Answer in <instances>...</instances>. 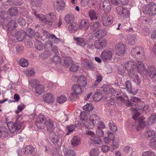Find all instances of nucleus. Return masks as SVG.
Here are the masks:
<instances>
[{"label": "nucleus", "instance_id": "48", "mask_svg": "<svg viewBox=\"0 0 156 156\" xmlns=\"http://www.w3.org/2000/svg\"><path fill=\"white\" fill-rule=\"evenodd\" d=\"M46 119L44 115H39L37 117L36 122H46Z\"/></svg>", "mask_w": 156, "mask_h": 156}, {"label": "nucleus", "instance_id": "32", "mask_svg": "<svg viewBox=\"0 0 156 156\" xmlns=\"http://www.w3.org/2000/svg\"><path fill=\"white\" fill-rule=\"evenodd\" d=\"M77 23L75 22H72L69 27V30L71 32H73L76 30L78 27Z\"/></svg>", "mask_w": 156, "mask_h": 156}, {"label": "nucleus", "instance_id": "22", "mask_svg": "<svg viewBox=\"0 0 156 156\" xmlns=\"http://www.w3.org/2000/svg\"><path fill=\"white\" fill-rule=\"evenodd\" d=\"M47 129L48 132L53 131V130L54 128V126L53 121L50 119H48L46 121Z\"/></svg>", "mask_w": 156, "mask_h": 156}, {"label": "nucleus", "instance_id": "9", "mask_svg": "<svg viewBox=\"0 0 156 156\" xmlns=\"http://www.w3.org/2000/svg\"><path fill=\"white\" fill-rule=\"evenodd\" d=\"M100 57L104 61L107 62L112 58V52L109 50H104L102 52Z\"/></svg>", "mask_w": 156, "mask_h": 156}, {"label": "nucleus", "instance_id": "39", "mask_svg": "<svg viewBox=\"0 0 156 156\" xmlns=\"http://www.w3.org/2000/svg\"><path fill=\"white\" fill-rule=\"evenodd\" d=\"M34 14L36 18H38L40 20L42 21L45 23V16L42 14H39L37 13L36 10H34Z\"/></svg>", "mask_w": 156, "mask_h": 156}, {"label": "nucleus", "instance_id": "51", "mask_svg": "<svg viewBox=\"0 0 156 156\" xmlns=\"http://www.w3.org/2000/svg\"><path fill=\"white\" fill-rule=\"evenodd\" d=\"M25 32L26 33V35H27L29 37H32L34 36V31L30 28H27Z\"/></svg>", "mask_w": 156, "mask_h": 156}, {"label": "nucleus", "instance_id": "45", "mask_svg": "<svg viewBox=\"0 0 156 156\" xmlns=\"http://www.w3.org/2000/svg\"><path fill=\"white\" fill-rule=\"evenodd\" d=\"M89 15L90 20H96L97 19L95 12L94 10H91L89 12Z\"/></svg>", "mask_w": 156, "mask_h": 156}, {"label": "nucleus", "instance_id": "2", "mask_svg": "<svg viewBox=\"0 0 156 156\" xmlns=\"http://www.w3.org/2000/svg\"><path fill=\"white\" fill-rule=\"evenodd\" d=\"M124 66L126 70H127L130 77L131 78L133 77L136 69L134 63L131 61H127L125 62Z\"/></svg>", "mask_w": 156, "mask_h": 156}, {"label": "nucleus", "instance_id": "23", "mask_svg": "<svg viewBox=\"0 0 156 156\" xmlns=\"http://www.w3.org/2000/svg\"><path fill=\"white\" fill-rule=\"evenodd\" d=\"M99 118L96 115H91L89 117V120L92 122L91 127L94 126L95 124L98 123L100 121Z\"/></svg>", "mask_w": 156, "mask_h": 156}, {"label": "nucleus", "instance_id": "57", "mask_svg": "<svg viewBox=\"0 0 156 156\" xmlns=\"http://www.w3.org/2000/svg\"><path fill=\"white\" fill-rule=\"evenodd\" d=\"M12 4L15 5H20L23 3L22 0H11Z\"/></svg>", "mask_w": 156, "mask_h": 156}, {"label": "nucleus", "instance_id": "29", "mask_svg": "<svg viewBox=\"0 0 156 156\" xmlns=\"http://www.w3.org/2000/svg\"><path fill=\"white\" fill-rule=\"evenodd\" d=\"M132 53L134 54H136V55H141L143 56L144 55V49L142 47H137L132 50Z\"/></svg>", "mask_w": 156, "mask_h": 156}, {"label": "nucleus", "instance_id": "35", "mask_svg": "<svg viewBox=\"0 0 156 156\" xmlns=\"http://www.w3.org/2000/svg\"><path fill=\"white\" fill-rule=\"evenodd\" d=\"M80 138L75 136L71 140L72 145L73 146L78 145L80 143Z\"/></svg>", "mask_w": 156, "mask_h": 156}, {"label": "nucleus", "instance_id": "60", "mask_svg": "<svg viewBox=\"0 0 156 156\" xmlns=\"http://www.w3.org/2000/svg\"><path fill=\"white\" fill-rule=\"evenodd\" d=\"M90 156H98V150L95 148L92 150L90 152Z\"/></svg>", "mask_w": 156, "mask_h": 156}, {"label": "nucleus", "instance_id": "20", "mask_svg": "<svg viewBox=\"0 0 156 156\" xmlns=\"http://www.w3.org/2000/svg\"><path fill=\"white\" fill-rule=\"evenodd\" d=\"M55 5L58 11L63 10L65 6V2L63 0H57Z\"/></svg>", "mask_w": 156, "mask_h": 156}, {"label": "nucleus", "instance_id": "31", "mask_svg": "<svg viewBox=\"0 0 156 156\" xmlns=\"http://www.w3.org/2000/svg\"><path fill=\"white\" fill-rule=\"evenodd\" d=\"M90 139L95 144L98 145L99 147H101L103 144V142L99 138L94 136H91L90 137Z\"/></svg>", "mask_w": 156, "mask_h": 156}, {"label": "nucleus", "instance_id": "11", "mask_svg": "<svg viewBox=\"0 0 156 156\" xmlns=\"http://www.w3.org/2000/svg\"><path fill=\"white\" fill-rule=\"evenodd\" d=\"M107 43V41L105 39H99L95 41L94 46L97 49H101L105 47Z\"/></svg>", "mask_w": 156, "mask_h": 156}, {"label": "nucleus", "instance_id": "3", "mask_svg": "<svg viewBox=\"0 0 156 156\" xmlns=\"http://www.w3.org/2000/svg\"><path fill=\"white\" fill-rule=\"evenodd\" d=\"M143 10L145 13L149 14L151 16H154L156 14V5L151 4L147 5Z\"/></svg>", "mask_w": 156, "mask_h": 156}, {"label": "nucleus", "instance_id": "5", "mask_svg": "<svg viewBox=\"0 0 156 156\" xmlns=\"http://www.w3.org/2000/svg\"><path fill=\"white\" fill-rule=\"evenodd\" d=\"M113 20V17L112 16H108L107 15H104L102 16L101 22L103 25L108 26L112 24Z\"/></svg>", "mask_w": 156, "mask_h": 156}, {"label": "nucleus", "instance_id": "49", "mask_svg": "<svg viewBox=\"0 0 156 156\" xmlns=\"http://www.w3.org/2000/svg\"><path fill=\"white\" fill-rule=\"evenodd\" d=\"M155 155L154 152L151 151L143 152L142 153V156H154Z\"/></svg>", "mask_w": 156, "mask_h": 156}, {"label": "nucleus", "instance_id": "14", "mask_svg": "<svg viewBox=\"0 0 156 156\" xmlns=\"http://www.w3.org/2000/svg\"><path fill=\"white\" fill-rule=\"evenodd\" d=\"M102 8L106 13L109 12L111 9V5L109 0H105L102 3Z\"/></svg>", "mask_w": 156, "mask_h": 156}, {"label": "nucleus", "instance_id": "27", "mask_svg": "<svg viewBox=\"0 0 156 156\" xmlns=\"http://www.w3.org/2000/svg\"><path fill=\"white\" fill-rule=\"evenodd\" d=\"M125 85L126 87V90L132 94L133 95H135L137 93L136 92H132V86L131 83L129 80H127L125 82Z\"/></svg>", "mask_w": 156, "mask_h": 156}, {"label": "nucleus", "instance_id": "25", "mask_svg": "<svg viewBox=\"0 0 156 156\" xmlns=\"http://www.w3.org/2000/svg\"><path fill=\"white\" fill-rule=\"evenodd\" d=\"M34 148L30 145L25 147L23 149L24 153L27 155L31 154L34 150Z\"/></svg>", "mask_w": 156, "mask_h": 156}, {"label": "nucleus", "instance_id": "40", "mask_svg": "<svg viewBox=\"0 0 156 156\" xmlns=\"http://www.w3.org/2000/svg\"><path fill=\"white\" fill-rule=\"evenodd\" d=\"M73 61L71 57L68 56L66 57L64 59V63L67 67L73 64Z\"/></svg>", "mask_w": 156, "mask_h": 156}, {"label": "nucleus", "instance_id": "16", "mask_svg": "<svg viewBox=\"0 0 156 156\" xmlns=\"http://www.w3.org/2000/svg\"><path fill=\"white\" fill-rule=\"evenodd\" d=\"M89 27V24L88 21L85 19L81 20L79 26L80 29L83 31L87 30Z\"/></svg>", "mask_w": 156, "mask_h": 156}, {"label": "nucleus", "instance_id": "59", "mask_svg": "<svg viewBox=\"0 0 156 156\" xmlns=\"http://www.w3.org/2000/svg\"><path fill=\"white\" fill-rule=\"evenodd\" d=\"M149 147L152 148H156V140H151L149 143Z\"/></svg>", "mask_w": 156, "mask_h": 156}, {"label": "nucleus", "instance_id": "4", "mask_svg": "<svg viewBox=\"0 0 156 156\" xmlns=\"http://www.w3.org/2000/svg\"><path fill=\"white\" fill-rule=\"evenodd\" d=\"M80 86L77 84H74L73 85L72 88L73 93L70 96V98L71 100L75 98L76 95L77 94L81 93L82 89Z\"/></svg>", "mask_w": 156, "mask_h": 156}, {"label": "nucleus", "instance_id": "44", "mask_svg": "<svg viewBox=\"0 0 156 156\" xmlns=\"http://www.w3.org/2000/svg\"><path fill=\"white\" fill-rule=\"evenodd\" d=\"M102 98V95L99 92H96L93 95V99L96 101H99Z\"/></svg>", "mask_w": 156, "mask_h": 156}, {"label": "nucleus", "instance_id": "21", "mask_svg": "<svg viewBox=\"0 0 156 156\" xmlns=\"http://www.w3.org/2000/svg\"><path fill=\"white\" fill-rule=\"evenodd\" d=\"M43 99L45 102L47 103L52 102L54 100V98L52 95L50 93H47L43 96Z\"/></svg>", "mask_w": 156, "mask_h": 156}, {"label": "nucleus", "instance_id": "62", "mask_svg": "<svg viewBox=\"0 0 156 156\" xmlns=\"http://www.w3.org/2000/svg\"><path fill=\"white\" fill-rule=\"evenodd\" d=\"M53 62L56 63H59L60 62V59L57 55H54L52 58Z\"/></svg>", "mask_w": 156, "mask_h": 156}, {"label": "nucleus", "instance_id": "17", "mask_svg": "<svg viewBox=\"0 0 156 156\" xmlns=\"http://www.w3.org/2000/svg\"><path fill=\"white\" fill-rule=\"evenodd\" d=\"M78 83L81 87H85L87 84V79L83 75L79 76L77 80Z\"/></svg>", "mask_w": 156, "mask_h": 156}, {"label": "nucleus", "instance_id": "47", "mask_svg": "<svg viewBox=\"0 0 156 156\" xmlns=\"http://www.w3.org/2000/svg\"><path fill=\"white\" fill-rule=\"evenodd\" d=\"M76 128V126L75 125H71L66 127V129L68 131L66 135H69Z\"/></svg>", "mask_w": 156, "mask_h": 156}, {"label": "nucleus", "instance_id": "24", "mask_svg": "<svg viewBox=\"0 0 156 156\" xmlns=\"http://www.w3.org/2000/svg\"><path fill=\"white\" fill-rule=\"evenodd\" d=\"M107 32L106 30L104 29L99 30L96 31L95 36L98 38H101L104 37L106 35Z\"/></svg>", "mask_w": 156, "mask_h": 156}, {"label": "nucleus", "instance_id": "7", "mask_svg": "<svg viewBox=\"0 0 156 156\" xmlns=\"http://www.w3.org/2000/svg\"><path fill=\"white\" fill-rule=\"evenodd\" d=\"M126 45L123 43H119L116 46V54L118 56H122L125 53Z\"/></svg>", "mask_w": 156, "mask_h": 156}, {"label": "nucleus", "instance_id": "34", "mask_svg": "<svg viewBox=\"0 0 156 156\" xmlns=\"http://www.w3.org/2000/svg\"><path fill=\"white\" fill-rule=\"evenodd\" d=\"M127 40L129 44L133 45L135 44L136 37L134 35H129L127 36Z\"/></svg>", "mask_w": 156, "mask_h": 156}, {"label": "nucleus", "instance_id": "37", "mask_svg": "<svg viewBox=\"0 0 156 156\" xmlns=\"http://www.w3.org/2000/svg\"><path fill=\"white\" fill-rule=\"evenodd\" d=\"M75 40L76 41L77 44L81 46L84 47L87 44L86 41L83 38L78 37L75 38Z\"/></svg>", "mask_w": 156, "mask_h": 156}, {"label": "nucleus", "instance_id": "58", "mask_svg": "<svg viewBox=\"0 0 156 156\" xmlns=\"http://www.w3.org/2000/svg\"><path fill=\"white\" fill-rule=\"evenodd\" d=\"M18 23L21 26H24L26 25L25 20L22 17H20L17 20Z\"/></svg>", "mask_w": 156, "mask_h": 156}, {"label": "nucleus", "instance_id": "50", "mask_svg": "<svg viewBox=\"0 0 156 156\" xmlns=\"http://www.w3.org/2000/svg\"><path fill=\"white\" fill-rule=\"evenodd\" d=\"M67 100V98L65 96L61 95L57 98V101L58 103L62 104L65 102Z\"/></svg>", "mask_w": 156, "mask_h": 156}, {"label": "nucleus", "instance_id": "52", "mask_svg": "<svg viewBox=\"0 0 156 156\" xmlns=\"http://www.w3.org/2000/svg\"><path fill=\"white\" fill-rule=\"evenodd\" d=\"M79 69V66L74 64H72L71 66L69 68V70L72 72H77Z\"/></svg>", "mask_w": 156, "mask_h": 156}, {"label": "nucleus", "instance_id": "1", "mask_svg": "<svg viewBox=\"0 0 156 156\" xmlns=\"http://www.w3.org/2000/svg\"><path fill=\"white\" fill-rule=\"evenodd\" d=\"M22 119L21 116H20L16 118V120L14 123H9L8 124V126L11 133H14L16 130H18L21 129L23 123V121H20Z\"/></svg>", "mask_w": 156, "mask_h": 156}, {"label": "nucleus", "instance_id": "12", "mask_svg": "<svg viewBox=\"0 0 156 156\" xmlns=\"http://www.w3.org/2000/svg\"><path fill=\"white\" fill-rule=\"evenodd\" d=\"M82 64L83 66L85 67L87 70H93L95 68L94 64L89 60H85Z\"/></svg>", "mask_w": 156, "mask_h": 156}, {"label": "nucleus", "instance_id": "61", "mask_svg": "<svg viewBox=\"0 0 156 156\" xmlns=\"http://www.w3.org/2000/svg\"><path fill=\"white\" fill-rule=\"evenodd\" d=\"M75 153L74 151L71 150H69L66 151L65 156H75Z\"/></svg>", "mask_w": 156, "mask_h": 156}, {"label": "nucleus", "instance_id": "26", "mask_svg": "<svg viewBox=\"0 0 156 156\" xmlns=\"http://www.w3.org/2000/svg\"><path fill=\"white\" fill-rule=\"evenodd\" d=\"M34 88L35 93L39 95H41L44 91V86L42 84L37 85Z\"/></svg>", "mask_w": 156, "mask_h": 156}, {"label": "nucleus", "instance_id": "46", "mask_svg": "<svg viewBox=\"0 0 156 156\" xmlns=\"http://www.w3.org/2000/svg\"><path fill=\"white\" fill-rule=\"evenodd\" d=\"M93 105L92 104L90 103H87L83 107V110L88 112L92 111L93 110Z\"/></svg>", "mask_w": 156, "mask_h": 156}, {"label": "nucleus", "instance_id": "64", "mask_svg": "<svg viewBox=\"0 0 156 156\" xmlns=\"http://www.w3.org/2000/svg\"><path fill=\"white\" fill-rule=\"evenodd\" d=\"M30 85L32 87H34V86L37 84L38 82V81L36 79H31L29 80Z\"/></svg>", "mask_w": 156, "mask_h": 156}, {"label": "nucleus", "instance_id": "41", "mask_svg": "<svg viewBox=\"0 0 156 156\" xmlns=\"http://www.w3.org/2000/svg\"><path fill=\"white\" fill-rule=\"evenodd\" d=\"M19 62L20 65L23 67H26L29 64L28 60L24 58H21Z\"/></svg>", "mask_w": 156, "mask_h": 156}, {"label": "nucleus", "instance_id": "18", "mask_svg": "<svg viewBox=\"0 0 156 156\" xmlns=\"http://www.w3.org/2000/svg\"><path fill=\"white\" fill-rule=\"evenodd\" d=\"M26 33L23 30H21L17 31L16 35V37L19 41H22L25 38Z\"/></svg>", "mask_w": 156, "mask_h": 156}, {"label": "nucleus", "instance_id": "38", "mask_svg": "<svg viewBox=\"0 0 156 156\" xmlns=\"http://www.w3.org/2000/svg\"><path fill=\"white\" fill-rule=\"evenodd\" d=\"M34 14L36 18H38L40 20L42 21L45 23V16L42 14H39L37 13L36 10H34Z\"/></svg>", "mask_w": 156, "mask_h": 156}, {"label": "nucleus", "instance_id": "56", "mask_svg": "<svg viewBox=\"0 0 156 156\" xmlns=\"http://www.w3.org/2000/svg\"><path fill=\"white\" fill-rule=\"evenodd\" d=\"M102 77L101 75L97 76L96 78V80L94 85V86L95 87H96L98 85V83L102 81Z\"/></svg>", "mask_w": 156, "mask_h": 156}, {"label": "nucleus", "instance_id": "15", "mask_svg": "<svg viewBox=\"0 0 156 156\" xmlns=\"http://www.w3.org/2000/svg\"><path fill=\"white\" fill-rule=\"evenodd\" d=\"M101 25L98 21L93 22L91 23L90 27L91 29L94 32L98 31L101 28Z\"/></svg>", "mask_w": 156, "mask_h": 156}, {"label": "nucleus", "instance_id": "8", "mask_svg": "<svg viewBox=\"0 0 156 156\" xmlns=\"http://www.w3.org/2000/svg\"><path fill=\"white\" fill-rule=\"evenodd\" d=\"M117 13L122 17L128 18L129 15V11L126 9L121 6H118L116 8Z\"/></svg>", "mask_w": 156, "mask_h": 156}, {"label": "nucleus", "instance_id": "28", "mask_svg": "<svg viewBox=\"0 0 156 156\" xmlns=\"http://www.w3.org/2000/svg\"><path fill=\"white\" fill-rule=\"evenodd\" d=\"M136 69L139 73L142 72L144 69L143 63L141 61H138L136 63Z\"/></svg>", "mask_w": 156, "mask_h": 156}, {"label": "nucleus", "instance_id": "53", "mask_svg": "<svg viewBox=\"0 0 156 156\" xmlns=\"http://www.w3.org/2000/svg\"><path fill=\"white\" fill-rule=\"evenodd\" d=\"M109 124L110 129L113 132H115L117 131V127L112 122H110Z\"/></svg>", "mask_w": 156, "mask_h": 156}, {"label": "nucleus", "instance_id": "33", "mask_svg": "<svg viewBox=\"0 0 156 156\" xmlns=\"http://www.w3.org/2000/svg\"><path fill=\"white\" fill-rule=\"evenodd\" d=\"M74 19V16L71 14H69L65 16L64 20L66 22L68 23H70L73 21Z\"/></svg>", "mask_w": 156, "mask_h": 156}, {"label": "nucleus", "instance_id": "43", "mask_svg": "<svg viewBox=\"0 0 156 156\" xmlns=\"http://www.w3.org/2000/svg\"><path fill=\"white\" fill-rule=\"evenodd\" d=\"M18 10L15 7H12L9 10V13L11 16H15L18 13Z\"/></svg>", "mask_w": 156, "mask_h": 156}, {"label": "nucleus", "instance_id": "36", "mask_svg": "<svg viewBox=\"0 0 156 156\" xmlns=\"http://www.w3.org/2000/svg\"><path fill=\"white\" fill-rule=\"evenodd\" d=\"M16 22L14 20H11L7 24L8 30L10 31L12 30L16 27Z\"/></svg>", "mask_w": 156, "mask_h": 156}, {"label": "nucleus", "instance_id": "19", "mask_svg": "<svg viewBox=\"0 0 156 156\" xmlns=\"http://www.w3.org/2000/svg\"><path fill=\"white\" fill-rule=\"evenodd\" d=\"M49 138L50 140L54 144H58L59 140L58 138L55 133L54 131L50 132L49 135Z\"/></svg>", "mask_w": 156, "mask_h": 156}, {"label": "nucleus", "instance_id": "55", "mask_svg": "<svg viewBox=\"0 0 156 156\" xmlns=\"http://www.w3.org/2000/svg\"><path fill=\"white\" fill-rule=\"evenodd\" d=\"M46 122H36L37 127L39 129H42L44 128V126Z\"/></svg>", "mask_w": 156, "mask_h": 156}, {"label": "nucleus", "instance_id": "6", "mask_svg": "<svg viewBox=\"0 0 156 156\" xmlns=\"http://www.w3.org/2000/svg\"><path fill=\"white\" fill-rule=\"evenodd\" d=\"M145 73L147 79L154 78L156 76V69L154 66H150L148 67Z\"/></svg>", "mask_w": 156, "mask_h": 156}, {"label": "nucleus", "instance_id": "42", "mask_svg": "<svg viewBox=\"0 0 156 156\" xmlns=\"http://www.w3.org/2000/svg\"><path fill=\"white\" fill-rule=\"evenodd\" d=\"M42 3V0H31V3L33 6L38 7L40 6Z\"/></svg>", "mask_w": 156, "mask_h": 156}, {"label": "nucleus", "instance_id": "30", "mask_svg": "<svg viewBox=\"0 0 156 156\" xmlns=\"http://www.w3.org/2000/svg\"><path fill=\"white\" fill-rule=\"evenodd\" d=\"M147 122L144 121L143 120L140 119L139 120V122L136 126V129L137 131H139L141 128H144L146 125Z\"/></svg>", "mask_w": 156, "mask_h": 156}, {"label": "nucleus", "instance_id": "63", "mask_svg": "<svg viewBox=\"0 0 156 156\" xmlns=\"http://www.w3.org/2000/svg\"><path fill=\"white\" fill-rule=\"evenodd\" d=\"M8 135V132L4 130L2 131L1 130L0 136L2 138L4 139L7 137Z\"/></svg>", "mask_w": 156, "mask_h": 156}, {"label": "nucleus", "instance_id": "54", "mask_svg": "<svg viewBox=\"0 0 156 156\" xmlns=\"http://www.w3.org/2000/svg\"><path fill=\"white\" fill-rule=\"evenodd\" d=\"M40 56L42 58H46L50 56V54L48 51H44L43 53L41 54Z\"/></svg>", "mask_w": 156, "mask_h": 156}, {"label": "nucleus", "instance_id": "10", "mask_svg": "<svg viewBox=\"0 0 156 156\" xmlns=\"http://www.w3.org/2000/svg\"><path fill=\"white\" fill-rule=\"evenodd\" d=\"M55 16L53 12H50L46 15L45 23L47 24L51 27H52V23L55 21Z\"/></svg>", "mask_w": 156, "mask_h": 156}, {"label": "nucleus", "instance_id": "13", "mask_svg": "<svg viewBox=\"0 0 156 156\" xmlns=\"http://www.w3.org/2000/svg\"><path fill=\"white\" fill-rule=\"evenodd\" d=\"M144 135L149 140L154 138L156 136V132L152 129H148L144 133Z\"/></svg>", "mask_w": 156, "mask_h": 156}]
</instances>
